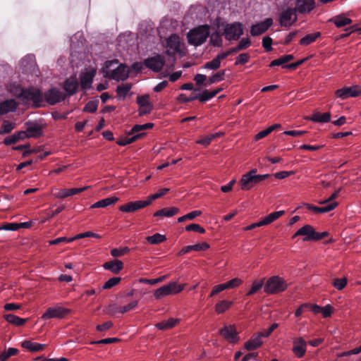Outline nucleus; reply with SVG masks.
Instances as JSON below:
<instances>
[{"mask_svg": "<svg viewBox=\"0 0 361 361\" xmlns=\"http://www.w3.org/2000/svg\"><path fill=\"white\" fill-rule=\"evenodd\" d=\"M118 63L117 59L106 61L102 68L104 75L116 81H123L128 78V71L127 66L122 63L113 68Z\"/></svg>", "mask_w": 361, "mask_h": 361, "instance_id": "nucleus-1", "label": "nucleus"}, {"mask_svg": "<svg viewBox=\"0 0 361 361\" xmlns=\"http://www.w3.org/2000/svg\"><path fill=\"white\" fill-rule=\"evenodd\" d=\"M23 104H27L32 102V106L38 108L44 106V96L42 91L33 87L22 90L21 92L18 95Z\"/></svg>", "mask_w": 361, "mask_h": 361, "instance_id": "nucleus-2", "label": "nucleus"}, {"mask_svg": "<svg viewBox=\"0 0 361 361\" xmlns=\"http://www.w3.org/2000/svg\"><path fill=\"white\" fill-rule=\"evenodd\" d=\"M210 34V26L208 25H200L190 30L188 35V42L195 47L200 46L206 42Z\"/></svg>", "mask_w": 361, "mask_h": 361, "instance_id": "nucleus-3", "label": "nucleus"}, {"mask_svg": "<svg viewBox=\"0 0 361 361\" xmlns=\"http://www.w3.org/2000/svg\"><path fill=\"white\" fill-rule=\"evenodd\" d=\"M154 124L152 123H147L142 125H135L130 130L128 135H134L132 137H126L123 138H120L117 140L116 143L120 146H126L127 145L131 144L136 141L137 140L142 137L145 135V133H140L141 131L145 130L147 129L152 128Z\"/></svg>", "mask_w": 361, "mask_h": 361, "instance_id": "nucleus-4", "label": "nucleus"}, {"mask_svg": "<svg viewBox=\"0 0 361 361\" xmlns=\"http://www.w3.org/2000/svg\"><path fill=\"white\" fill-rule=\"evenodd\" d=\"M288 287L286 281L279 276H274L268 279L264 286V291L270 295L283 292Z\"/></svg>", "mask_w": 361, "mask_h": 361, "instance_id": "nucleus-5", "label": "nucleus"}, {"mask_svg": "<svg viewBox=\"0 0 361 361\" xmlns=\"http://www.w3.org/2000/svg\"><path fill=\"white\" fill-rule=\"evenodd\" d=\"M270 175L263 174L257 176H250L243 174L239 180L240 188L243 190H249L252 188L256 184L266 180Z\"/></svg>", "mask_w": 361, "mask_h": 361, "instance_id": "nucleus-6", "label": "nucleus"}, {"mask_svg": "<svg viewBox=\"0 0 361 361\" xmlns=\"http://www.w3.org/2000/svg\"><path fill=\"white\" fill-rule=\"evenodd\" d=\"M243 25L240 23L235 22L227 24L224 30V35L227 40H237L243 35Z\"/></svg>", "mask_w": 361, "mask_h": 361, "instance_id": "nucleus-7", "label": "nucleus"}, {"mask_svg": "<svg viewBox=\"0 0 361 361\" xmlns=\"http://www.w3.org/2000/svg\"><path fill=\"white\" fill-rule=\"evenodd\" d=\"M44 100L49 105H54L63 101L66 95L59 89L52 87L43 94Z\"/></svg>", "mask_w": 361, "mask_h": 361, "instance_id": "nucleus-8", "label": "nucleus"}, {"mask_svg": "<svg viewBox=\"0 0 361 361\" xmlns=\"http://www.w3.org/2000/svg\"><path fill=\"white\" fill-rule=\"evenodd\" d=\"M70 312L71 310L61 306L51 307L42 314V319L45 320L53 318L62 319Z\"/></svg>", "mask_w": 361, "mask_h": 361, "instance_id": "nucleus-9", "label": "nucleus"}, {"mask_svg": "<svg viewBox=\"0 0 361 361\" xmlns=\"http://www.w3.org/2000/svg\"><path fill=\"white\" fill-rule=\"evenodd\" d=\"M361 94V86L353 85L351 87H344L338 89L335 92L337 97L342 100L346 99L349 97H356Z\"/></svg>", "mask_w": 361, "mask_h": 361, "instance_id": "nucleus-10", "label": "nucleus"}, {"mask_svg": "<svg viewBox=\"0 0 361 361\" xmlns=\"http://www.w3.org/2000/svg\"><path fill=\"white\" fill-rule=\"evenodd\" d=\"M143 64L154 72H159L165 64V59L163 56L157 54L145 59Z\"/></svg>", "mask_w": 361, "mask_h": 361, "instance_id": "nucleus-11", "label": "nucleus"}, {"mask_svg": "<svg viewBox=\"0 0 361 361\" xmlns=\"http://www.w3.org/2000/svg\"><path fill=\"white\" fill-rule=\"evenodd\" d=\"M166 47L168 55H172L174 53H180L181 42L180 37L176 34L169 36L166 39Z\"/></svg>", "mask_w": 361, "mask_h": 361, "instance_id": "nucleus-12", "label": "nucleus"}, {"mask_svg": "<svg viewBox=\"0 0 361 361\" xmlns=\"http://www.w3.org/2000/svg\"><path fill=\"white\" fill-rule=\"evenodd\" d=\"M295 12V9L293 8H288L283 11L280 15V25L283 27H290L292 25L297 19Z\"/></svg>", "mask_w": 361, "mask_h": 361, "instance_id": "nucleus-13", "label": "nucleus"}, {"mask_svg": "<svg viewBox=\"0 0 361 361\" xmlns=\"http://www.w3.org/2000/svg\"><path fill=\"white\" fill-rule=\"evenodd\" d=\"M273 24V20L267 18L264 20L253 25L250 29L252 36H258L264 33Z\"/></svg>", "mask_w": 361, "mask_h": 361, "instance_id": "nucleus-14", "label": "nucleus"}, {"mask_svg": "<svg viewBox=\"0 0 361 361\" xmlns=\"http://www.w3.org/2000/svg\"><path fill=\"white\" fill-rule=\"evenodd\" d=\"M219 333L231 343H235L239 341L238 334L233 326H225L220 330Z\"/></svg>", "mask_w": 361, "mask_h": 361, "instance_id": "nucleus-15", "label": "nucleus"}, {"mask_svg": "<svg viewBox=\"0 0 361 361\" xmlns=\"http://www.w3.org/2000/svg\"><path fill=\"white\" fill-rule=\"evenodd\" d=\"M293 353L298 358L305 356L307 351V343L302 337L296 338L293 341Z\"/></svg>", "mask_w": 361, "mask_h": 361, "instance_id": "nucleus-16", "label": "nucleus"}, {"mask_svg": "<svg viewBox=\"0 0 361 361\" xmlns=\"http://www.w3.org/2000/svg\"><path fill=\"white\" fill-rule=\"evenodd\" d=\"M79 82L75 76H71L67 78L63 85V89L66 92V97H71L75 94L78 90Z\"/></svg>", "mask_w": 361, "mask_h": 361, "instance_id": "nucleus-17", "label": "nucleus"}, {"mask_svg": "<svg viewBox=\"0 0 361 361\" xmlns=\"http://www.w3.org/2000/svg\"><path fill=\"white\" fill-rule=\"evenodd\" d=\"M89 188H90V186H85L78 188H74L71 189H56V191L54 192V196L58 199H64L69 196L75 195L84 192Z\"/></svg>", "mask_w": 361, "mask_h": 361, "instance_id": "nucleus-18", "label": "nucleus"}, {"mask_svg": "<svg viewBox=\"0 0 361 361\" xmlns=\"http://www.w3.org/2000/svg\"><path fill=\"white\" fill-rule=\"evenodd\" d=\"M149 205V202L146 200H137L135 202H129L119 207V210L122 212H134L138 209L146 207Z\"/></svg>", "mask_w": 361, "mask_h": 361, "instance_id": "nucleus-19", "label": "nucleus"}, {"mask_svg": "<svg viewBox=\"0 0 361 361\" xmlns=\"http://www.w3.org/2000/svg\"><path fill=\"white\" fill-rule=\"evenodd\" d=\"M314 0H297L295 9L300 13H307L314 9Z\"/></svg>", "mask_w": 361, "mask_h": 361, "instance_id": "nucleus-20", "label": "nucleus"}, {"mask_svg": "<svg viewBox=\"0 0 361 361\" xmlns=\"http://www.w3.org/2000/svg\"><path fill=\"white\" fill-rule=\"evenodd\" d=\"M315 235V230L314 228L309 225H305L304 226L301 227L300 229H298L295 234L293 235V238L298 236V235H304L305 238L303 239L304 241H310L314 240Z\"/></svg>", "mask_w": 361, "mask_h": 361, "instance_id": "nucleus-21", "label": "nucleus"}, {"mask_svg": "<svg viewBox=\"0 0 361 361\" xmlns=\"http://www.w3.org/2000/svg\"><path fill=\"white\" fill-rule=\"evenodd\" d=\"M305 206L306 207L307 209L314 213L323 214L329 212L331 210L334 209L338 206V203L336 202H333L323 207H317L310 204H305Z\"/></svg>", "mask_w": 361, "mask_h": 361, "instance_id": "nucleus-22", "label": "nucleus"}, {"mask_svg": "<svg viewBox=\"0 0 361 361\" xmlns=\"http://www.w3.org/2000/svg\"><path fill=\"white\" fill-rule=\"evenodd\" d=\"M263 342L262 340V337L258 333L256 335L252 336L247 341L244 343V348L247 350H254L259 348Z\"/></svg>", "mask_w": 361, "mask_h": 361, "instance_id": "nucleus-23", "label": "nucleus"}, {"mask_svg": "<svg viewBox=\"0 0 361 361\" xmlns=\"http://www.w3.org/2000/svg\"><path fill=\"white\" fill-rule=\"evenodd\" d=\"M18 107V103L13 99H6L0 104V115L13 112Z\"/></svg>", "mask_w": 361, "mask_h": 361, "instance_id": "nucleus-24", "label": "nucleus"}, {"mask_svg": "<svg viewBox=\"0 0 361 361\" xmlns=\"http://www.w3.org/2000/svg\"><path fill=\"white\" fill-rule=\"evenodd\" d=\"M103 267L106 270H109L114 274H118L123 268V264L121 260L114 259L105 262Z\"/></svg>", "mask_w": 361, "mask_h": 361, "instance_id": "nucleus-25", "label": "nucleus"}, {"mask_svg": "<svg viewBox=\"0 0 361 361\" xmlns=\"http://www.w3.org/2000/svg\"><path fill=\"white\" fill-rule=\"evenodd\" d=\"M306 119L316 123H328L331 120V114L329 112L323 114L314 112L310 116L307 117Z\"/></svg>", "mask_w": 361, "mask_h": 361, "instance_id": "nucleus-26", "label": "nucleus"}, {"mask_svg": "<svg viewBox=\"0 0 361 361\" xmlns=\"http://www.w3.org/2000/svg\"><path fill=\"white\" fill-rule=\"evenodd\" d=\"M94 76V72H86L82 73L80 78V85L83 90L91 87Z\"/></svg>", "mask_w": 361, "mask_h": 361, "instance_id": "nucleus-27", "label": "nucleus"}, {"mask_svg": "<svg viewBox=\"0 0 361 361\" xmlns=\"http://www.w3.org/2000/svg\"><path fill=\"white\" fill-rule=\"evenodd\" d=\"M27 137H39L42 135V128L37 123H28L26 128Z\"/></svg>", "mask_w": 361, "mask_h": 361, "instance_id": "nucleus-28", "label": "nucleus"}, {"mask_svg": "<svg viewBox=\"0 0 361 361\" xmlns=\"http://www.w3.org/2000/svg\"><path fill=\"white\" fill-rule=\"evenodd\" d=\"M180 212L178 207H172L169 208H163L154 213V216L171 217Z\"/></svg>", "mask_w": 361, "mask_h": 361, "instance_id": "nucleus-29", "label": "nucleus"}, {"mask_svg": "<svg viewBox=\"0 0 361 361\" xmlns=\"http://www.w3.org/2000/svg\"><path fill=\"white\" fill-rule=\"evenodd\" d=\"M21 345L23 348L28 350L30 352H39L44 350L46 347V344H41L38 343H34L30 341H24Z\"/></svg>", "mask_w": 361, "mask_h": 361, "instance_id": "nucleus-30", "label": "nucleus"}, {"mask_svg": "<svg viewBox=\"0 0 361 361\" xmlns=\"http://www.w3.org/2000/svg\"><path fill=\"white\" fill-rule=\"evenodd\" d=\"M118 201L116 197H109L97 201L91 205V208H104L114 204Z\"/></svg>", "mask_w": 361, "mask_h": 361, "instance_id": "nucleus-31", "label": "nucleus"}, {"mask_svg": "<svg viewBox=\"0 0 361 361\" xmlns=\"http://www.w3.org/2000/svg\"><path fill=\"white\" fill-rule=\"evenodd\" d=\"M226 70L219 71L211 76L209 77L208 80L204 84L205 86L210 85L212 84L217 83L223 81L225 79Z\"/></svg>", "mask_w": 361, "mask_h": 361, "instance_id": "nucleus-32", "label": "nucleus"}, {"mask_svg": "<svg viewBox=\"0 0 361 361\" xmlns=\"http://www.w3.org/2000/svg\"><path fill=\"white\" fill-rule=\"evenodd\" d=\"M179 322V319L169 318L166 321H162L156 324V327L159 330H166L174 327Z\"/></svg>", "mask_w": 361, "mask_h": 361, "instance_id": "nucleus-33", "label": "nucleus"}, {"mask_svg": "<svg viewBox=\"0 0 361 361\" xmlns=\"http://www.w3.org/2000/svg\"><path fill=\"white\" fill-rule=\"evenodd\" d=\"M337 27H342L352 23V20L343 16H336L330 20Z\"/></svg>", "mask_w": 361, "mask_h": 361, "instance_id": "nucleus-34", "label": "nucleus"}, {"mask_svg": "<svg viewBox=\"0 0 361 361\" xmlns=\"http://www.w3.org/2000/svg\"><path fill=\"white\" fill-rule=\"evenodd\" d=\"M321 36L319 32L307 34L300 40V44L303 46L309 45L316 41Z\"/></svg>", "mask_w": 361, "mask_h": 361, "instance_id": "nucleus-35", "label": "nucleus"}, {"mask_svg": "<svg viewBox=\"0 0 361 361\" xmlns=\"http://www.w3.org/2000/svg\"><path fill=\"white\" fill-rule=\"evenodd\" d=\"M4 318L6 321H7L8 323L13 324L14 325H16L18 326L23 325L26 319L20 318L18 316H16L13 314H7L4 316Z\"/></svg>", "mask_w": 361, "mask_h": 361, "instance_id": "nucleus-36", "label": "nucleus"}, {"mask_svg": "<svg viewBox=\"0 0 361 361\" xmlns=\"http://www.w3.org/2000/svg\"><path fill=\"white\" fill-rule=\"evenodd\" d=\"M169 295L177 294L181 292L185 287V284H179L177 282H170L165 285Z\"/></svg>", "mask_w": 361, "mask_h": 361, "instance_id": "nucleus-37", "label": "nucleus"}, {"mask_svg": "<svg viewBox=\"0 0 361 361\" xmlns=\"http://www.w3.org/2000/svg\"><path fill=\"white\" fill-rule=\"evenodd\" d=\"M233 302L223 300L215 305V311L217 314H222L230 308Z\"/></svg>", "mask_w": 361, "mask_h": 361, "instance_id": "nucleus-38", "label": "nucleus"}, {"mask_svg": "<svg viewBox=\"0 0 361 361\" xmlns=\"http://www.w3.org/2000/svg\"><path fill=\"white\" fill-rule=\"evenodd\" d=\"M132 88L130 83H123L116 87V94L119 97L125 98Z\"/></svg>", "mask_w": 361, "mask_h": 361, "instance_id": "nucleus-39", "label": "nucleus"}, {"mask_svg": "<svg viewBox=\"0 0 361 361\" xmlns=\"http://www.w3.org/2000/svg\"><path fill=\"white\" fill-rule=\"evenodd\" d=\"M283 210L272 212L266 216L263 219L266 225L270 224L284 214Z\"/></svg>", "mask_w": 361, "mask_h": 361, "instance_id": "nucleus-40", "label": "nucleus"}, {"mask_svg": "<svg viewBox=\"0 0 361 361\" xmlns=\"http://www.w3.org/2000/svg\"><path fill=\"white\" fill-rule=\"evenodd\" d=\"M146 240L152 245H157L166 240L164 235L160 233H155L153 235L147 236Z\"/></svg>", "mask_w": 361, "mask_h": 361, "instance_id": "nucleus-41", "label": "nucleus"}, {"mask_svg": "<svg viewBox=\"0 0 361 361\" xmlns=\"http://www.w3.org/2000/svg\"><path fill=\"white\" fill-rule=\"evenodd\" d=\"M98 104H99V100L98 99H94V100H92V101H89L85 106L84 109H83V111L85 112H88V113H94L97 108H98Z\"/></svg>", "mask_w": 361, "mask_h": 361, "instance_id": "nucleus-42", "label": "nucleus"}, {"mask_svg": "<svg viewBox=\"0 0 361 361\" xmlns=\"http://www.w3.org/2000/svg\"><path fill=\"white\" fill-rule=\"evenodd\" d=\"M264 279H262L260 281H255L253 282L251 288L250 290L247 293V295H251L255 293H256L257 291H259L262 287L264 286Z\"/></svg>", "mask_w": 361, "mask_h": 361, "instance_id": "nucleus-43", "label": "nucleus"}, {"mask_svg": "<svg viewBox=\"0 0 361 361\" xmlns=\"http://www.w3.org/2000/svg\"><path fill=\"white\" fill-rule=\"evenodd\" d=\"M209 41H210V43L214 47H220L222 46L223 41H222L221 37L220 34L217 32H214L211 34Z\"/></svg>", "mask_w": 361, "mask_h": 361, "instance_id": "nucleus-44", "label": "nucleus"}, {"mask_svg": "<svg viewBox=\"0 0 361 361\" xmlns=\"http://www.w3.org/2000/svg\"><path fill=\"white\" fill-rule=\"evenodd\" d=\"M18 353V350L15 348H9L0 354V361H6L8 357L16 355Z\"/></svg>", "mask_w": 361, "mask_h": 361, "instance_id": "nucleus-45", "label": "nucleus"}, {"mask_svg": "<svg viewBox=\"0 0 361 361\" xmlns=\"http://www.w3.org/2000/svg\"><path fill=\"white\" fill-rule=\"evenodd\" d=\"M15 126L16 124L14 123L4 121L0 128V135L9 133L13 129H14Z\"/></svg>", "mask_w": 361, "mask_h": 361, "instance_id": "nucleus-46", "label": "nucleus"}, {"mask_svg": "<svg viewBox=\"0 0 361 361\" xmlns=\"http://www.w3.org/2000/svg\"><path fill=\"white\" fill-rule=\"evenodd\" d=\"M169 191V188H165L159 190L157 192L153 194L152 195L147 197L146 200L147 202H149V205L152 202V201L164 196Z\"/></svg>", "mask_w": 361, "mask_h": 361, "instance_id": "nucleus-47", "label": "nucleus"}, {"mask_svg": "<svg viewBox=\"0 0 361 361\" xmlns=\"http://www.w3.org/2000/svg\"><path fill=\"white\" fill-rule=\"evenodd\" d=\"M220 66H221V63L215 57L212 61L205 63L204 64V66H202V68L204 69L216 71V70L219 69L220 68Z\"/></svg>", "mask_w": 361, "mask_h": 361, "instance_id": "nucleus-48", "label": "nucleus"}, {"mask_svg": "<svg viewBox=\"0 0 361 361\" xmlns=\"http://www.w3.org/2000/svg\"><path fill=\"white\" fill-rule=\"evenodd\" d=\"M137 304H138L137 300L132 301L131 302L128 303L126 305L120 307L118 309L117 312L121 314H124L127 312L134 310L137 306Z\"/></svg>", "mask_w": 361, "mask_h": 361, "instance_id": "nucleus-49", "label": "nucleus"}, {"mask_svg": "<svg viewBox=\"0 0 361 361\" xmlns=\"http://www.w3.org/2000/svg\"><path fill=\"white\" fill-rule=\"evenodd\" d=\"M130 252V249L128 247L121 248H114L111 250V255L114 257H119L125 255Z\"/></svg>", "mask_w": 361, "mask_h": 361, "instance_id": "nucleus-50", "label": "nucleus"}, {"mask_svg": "<svg viewBox=\"0 0 361 361\" xmlns=\"http://www.w3.org/2000/svg\"><path fill=\"white\" fill-rule=\"evenodd\" d=\"M250 56L247 53H242L235 59V65H244L249 61Z\"/></svg>", "mask_w": 361, "mask_h": 361, "instance_id": "nucleus-51", "label": "nucleus"}, {"mask_svg": "<svg viewBox=\"0 0 361 361\" xmlns=\"http://www.w3.org/2000/svg\"><path fill=\"white\" fill-rule=\"evenodd\" d=\"M347 285V279L343 277L341 279H335L333 281V286L338 290H343Z\"/></svg>", "mask_w": 361, "mask_h": 361, "instance_id": "nucleus-52", "label": "nucleus"}, {"mask_svg": "<svg viewBox=\"0 0 361 361\" xmlns=\"http://www.w3.org/2000/svg\"><path fill=\"white\" fill-rule=\"evenodd\" d=\"M169 292L167 290L166 286H163L159 288H157L154 293V298L157 300H159L165 296L169 295Z\"/></svg>", "mask_w": 361, "mask_h": 361, "instance_id": "nucleus-53", "label": "nucleus"}, {"mask_svg": "<svg viewBox=\"0 0 361 361\" xmlns=\"http://www.w3.org/2000/svg\"><path fill=\"white\" fill-rule=\"evenodd\" d=\"M121 279L120 277H112L109 279L102 286V289H110L116 286Z\"/></svg>", "mask_w": 361, "mask_h": 361, "instance_id": "nucleus-54", "label": "nucleus"}, {"mask_svg": "<svg viewBox=\"0 0 361 361\" xmlns=\"http://www.w3.org/2000/svg\"><path fill=\"white\" fill-rule=\"evenodd\" d=\"M83 238H100L101 236L99 234L93 233L92 231H87V232L81 233H79V234L76 235L75 236L73 237V241H74L75 240Z\"/></svg>", "mask_w": 361, "mask_h": 361, "instance_id": "nucleus-55", "label": "nucleus"}, {"mask_svg": "<svg viewBox=\"0 0 361 361\" xmlns=\"http://www.w3.org/2000/svg\"><path fill=\"white\" fill-rule=\"evenodd\" d=\"M137 104L139 107H146L147 105H151L149 102V96L148 94L137 97Z\"/></svg>", "mask_w": 361, "mask_h": 361, "instance_id": "nucleus-56", "label": "nucleus"}, {"mask_svg": "<svg viewBox=\"0 0 361 361\" xmlns=\"http://www.w3.org/2000/svg\"><path fill=\"white\" fill-rule=\"evenodd\" d=\"M187 231H194L200 233H204L205 229L197 224H191L185 228Z\"/></svg>", "mask_w": 361, "mask_h": 361, "instance_id": "nucleus-57", "label": "nucleus"}, {"mask_svg": "<svg viewBox=\"0 0 361 361\" xmlns=\"http://www.w3.org/2000/svg\"><path fill=\"white\" fill-rule=\"evenodd\" d=\"M242 283H243V281L240 279L235 278V279H233L224 283H225L226 289H229V288H234L238 287Z\"/></svg>", "mask_w": 361, "mask_h": 361, "instance_id": "nucleus-58", "label": "nucleus"}, {"mask_svg": "<svg viewBox=\"0 0 361 361\" xmlns=\"http://www.w3.org/2000/svg\"><path fill=\"white\" fill-rule=\"evenodd\" d=\"M73 241V238L60 237V238H57L56 239L49 240V244L52 245H58L61 243H71Z\"/></svg>", "mask_w": 361, "mask_h": 361, "instance_id": "nucleus-59", "label": "nucleus"}, {"mask_svg": "<svg viewBox=\"0 0 361 361\" xmlns=\"http://www.w3.org/2000/svg\"><path fill=\"white\" fill-rule=\"evenodd\" d=\"M216 135H209L197 141V143L204 146H208L215 139Z\"/></svg>", "mask_w": 361, "mask_h": 361, "instance_id": "nucleus-60", "label": "nucleus"}, {"mask_svg": "<svg viewBox=\"0 0 361 361\" xmlns=\"http://www.w3.org/2000/svg\"><path fill=\"white\" fill-rule=\"evenodd\" d=\"M20 228V225L17 223H7L0 227V229L5 231H17Z\"/></svg>", "mask_w": 361, "mask_h": 361, "instance_id": "nucleus-61", "label": "nucleus"}, {"mask_svg": "<svg viewBox=\"0 0 361 361\" xmlns=\"http://www.w3.org/2000/svg\"><path fill=\"white\" fill-rule=\"evenodd\" d=\"M194 80L196 82V85H204L207 82V77L206 75L197 73L194 77Z\"/></svg>", "mask_w": 361, "mask_h": 361, "instance_id": "nucleus-62", "label": "nucleus"}, {"mask_svg": "<svg viewBox=\"0 0 361 361\" xmlns=\"http://www.w3.org/2000/svg\"><path fill=\"white\" fill-rule=\"evenodd\" d=\"M271 44H272V39L270 37L266 36L262 39V46L264 48V49L266 50V51H271V49H272Z\"/></svg>", "mask_w": 361, "mask_h": 361, "instance_id": "nucleus-63", "label": "nucleus"}, {"mask_svg": "<svg viewBox=\"0 0 361 361\" xmlns=\"http://www.w3.org/2000/svg\"><path fill=\"white\" fill-rule=\"evenodd\" d=\"M197 99L199 100L200 102H205L209 99H211L209 94V90H204L202 92V93L196 94Z\"/></svg>", "mask_w": 361, "mask_h": 361, "instance_id": "nucleus-64", "label": "nucleus"}]
</instances>
